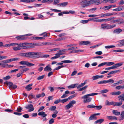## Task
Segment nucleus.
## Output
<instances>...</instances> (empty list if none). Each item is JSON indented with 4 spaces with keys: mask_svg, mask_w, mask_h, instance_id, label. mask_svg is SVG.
Instances as JSON below:
<instances>
[{
    "mask_svg": "<svg viewBox=\"0 0 124 124\" xmlns=\"http://www.w3.org/2000/svg\"><path fill=\"white\" fill-rule=\"evenodd\" d=\"M17 46H13L12 49L15 51H17L21 50L22 48L23 49L28 48H29V47L27 46L29 45V43L25 42L22 43L18 44L17 43Z\"/></svg>",
    "mask_w": 124,
    "mask_h": 124,
    "instance_id": "obj_1",
    "label": "nucleus"
},
{
    "mask_svg": "<svg viewBox=\"0 0 124 124\" xmlns=\"http://www.w3.org/2000/svg\"><path fill=\"white\" fill-rule=\"evenodd\" d=\"M98 94L97 93H93L90 94L85 95L84 96L81 97L82 99H84L83 101L85 103H87L90 102L92 100V98L90 97H88L91 96H93L95 95H97Z\"/></svg>",
    "mask_w": 124,
    "mask_h": 124,
    "instance_id": "obj_2",
    "label": "nucleus"
},
{
    "mask_svg": "<svg viewBox=\"0 0 124 124\" xmlns=\"http://www.w3.org/2000/svg\"><path fill=\"white\" fill-rule=\"evenodd\" d=\"M93 2L90 0L88 1L87 0H84L81 2L79 4L82 8H84L91 5Z\"/></svg>",
    "mask_w": 124,
    "mask_h": 124,
    "instance_id": "obj_3",
    "label": "nucleus"
},
{
    "mask_svg": "<svg viewBox=\"0 0 124 124\" xmlns=\"http://www.w3.org/2000/svg\"><path fill=\"white\" fill-rule=\"evenodd\" d=\"M116 25L115 24L109 25L108 24L104 23L101 24V28L103 29H110L116 27Z\"/></svg>",
    "mask_w": 124,
    "mask_h": 124,
    "instance_id": "obj_4",
    "label": "nucleus"
},
{
    "mask_svg": "<svg viewBox=\"0 0 124 124\" xmlns=\"http://www.w3.org/2000/svg\"><path fill=\"white\" fill-rule=\"evenodd\" d=\"M26 55L28 56L27 57H30L31 56L33 58H35L37 57V56L36 55H39L40 54L39 53H35L34 52H30L26 53Z\"/></svg>",
    "mask_w": 124,
    "mask_h": 124,
    "instance_id": "obj_5",
    "label": "nucleus"
},
{
    "mask_svg": "<svg viewBox=\"0 0 124 124\" xmlns=\"http://www.w3.org/2000/svg\"><path fill=\"white\" fill-rule=\"evenodd\" d=\"M19 63L22 65H25L31 67L34 65V64L30 63L28 62L23 61L19 62Z\"/></svg>",
    "mask_w": 124,
    "mask_h": 124,
    "instance_id": "obj_6",
    "label": "nucleus"
},
{
    "mask_svg": "<svg viewBox=\"0 0 124 124\" xmlns=\"http://www.w3.org/2000/svg\"><path fill=\"white\" fill-rule=\"evenodd\" d=\"M76 103V101L74 100H73L71 101L69 103L66 105L65 107L67 109H69L71 108H72L73 106V104H75Z\"/></svg>",
    "mask_w": 124,
    "mask_h": 124,
    "instance_id": "obj_7",
    "label": "nucleus"
},
{
    "mask_svg": "<svg viewBox=\"0 0 124 124\" xmlns=\"http://www.w3.org/2000/svg\"><path fill=\"white\" fill-rule=\"evenodd\" d=\"M122 64L121 63H118L112 66L108 67L105 69V70H109L110 69H116L118 67L121 66Z\"/></svg>",
    "mask_w": 124,
    "mask_h": 124,
    "instance_id": "obj_8",
    "label": "nucleus"
},
{
    "mask_svg": "<svg viewBox=\"0 0 124 124\" xmlns=\"http://www.w3.org/2000/svg\"><path fill=\"white\" fill-rule=\"evenodd\" d=\"M25 108L26 109H29V112H31L34 110V108L33 107V105L32 104H29L26 105Z\"/></svg>",
    "mask_w": 124,
    "mask_h": 124,
    "instance_id": "obj_9",
    "label": "nucleus"
},
{
    "mask_svg": "<svg viewBox=\"0 0 124 124\" xmlns=\"http://www.w3.org/2000/svg\"><path fill=\"white\" fill-rule=\"evenodd\" d=\"M73 45H70L67 46V47H70L69 48L66 49L67 50H71L72 51L70 52V53H74L72 52L75 50V47H73Z\"/></svg>",
    "mask_w": 124,
    "mask_h": 124,
    "instance_id": "obj_10",
    "label": "nucleus"
},
{
    "mask_svg": "<svg viewBox=\"0 0 124 124\" xmlns=\"http://www.w3.org/2000/svg\"><path fill=\"white\" fill-rule=\"evenodd\" d=\"M113 15L112 13H106L105 14H101L98 15V16H100L101 17H103L105 16H111Z\"/></svg>",
    "mask_w": 124,
    "mask_h": 124,
    "instance_id": "obj_11",
    "label": "nucleus"
},
{
    "mask_svg": "<svg viewBox=\"0 0 124 124\" xmlns=\"http://www.w3.org/2000/svg\"><path fill=\"white\" fill-rule=\"evenodd\" d=\"M7 83L8 85H9V87L10 88L14 89L16 88L17 87V85H13V83L11 82H7Z\"/></svg>",
    "mask_w": 124,
    "mask_h": 124,
    "instance_id": "obj_12",
    "label": "nucleus"
},
{
    "mask_svg": "<svg viewBox=\"0 0 124 124\" xmlns=\"http://www.w3.org/2000/svg\"><path fill=\"white\" fill-rule=\"evenodd\" d=\"M72 61H71L69 60H66L62 61L61 62L58 63L56 65H62L63 64V63H72Z\"/></svg>",
    "mask_w": 124,
    "mask_h": 124,
    "instance_id": "obj_13",
    "label": "nucleus"
},
{
    "mask_svg": "<svg viewBox=\"0 0 124 124\" xmlns=\"http://www.w3.org/2000/svg\"><path fill=\"white\" fill-rule=\"evenodd\" d=\"M24 35L19 36L16 37V38L18 40H23L26 39V37H24Z\"/></svg>",
    "mask_w": 124,
    "mask_h": 124,
    "instance_id": "obj_14",
    "label": "nucleus"
},
{
    "mask_svg": "<svg viewBox=\"0 0 124 124\" xmlns=\"http://www.w3.org/2000/svg\"><path fill=\"white\" fill-rule=\"evenodd\" d=\"M68 2H64L57 4V5L60 7H65L68 4Z\"/></svg>",
    "mask_w": 124,
    "mask_h": 124,
    "instance_id": "obj_15",
    "label": "nucleus"
},
{
    "mask_svg": "<svg viewBox=\"0 0 124 124\" xmlns=\"http://www.w3.org/2000/svg\"><path fill=\"white\" fill-rule=\"evenodd\" d=\"M115 18L114 17H111L106 19H102V22L105 21V22L108 21H111L113 19H114Z\"/></svg>",
    "mask_w": 124,
    "mask_h": 124,
    "instance_id": "obj_16",
    "label": "nucleus"
},
{
    "mask_svg": "<svg viewBox=\"0 0 124 124\" xmlns=\"http://www.w3.org/2000/svg\"><path fill=\"white\" fill-rule=\"evenodd\" d=\"M90 42L88 41H82L80 42V45H87L90 44Z\"/></svg>",
    "mask_w": 124,
    "mask_h": 124,
    "instance_id": "obj_17",
    "label": "nucleus"
},
{
    "mask_svg": "<svg viewBox=\"0 0 124 124\" xmlns=\"http://www.w3.org/2000/svg\"><path fill=\"white\" fill-rule=\"evenodd\" d=\"M119 100L120 101H124V94H121L118 97Z\"/></svg>",
    "mask_w": 124,
    "mask_h": 124,
    "instance_id": "obj_18",
    "label": "nucleus"
},
{
    "mask_svg": "<svg viewBox=\"0 0 124 124\" xmlns=\"http://www.w3.org/2000/svg\"><path fill=\"white\" fill-rule=\"evenodd\" d=\"M104 121V119H101L95 121L94 122V124H96L98 123L99 124H101Z\"/></svg>",
    "mask_w": 124,
    "mask_h": 124,
    "instance_id": "obj_19",
    "label": "nucleus"
},
{
    "mask_svg": "<svg viewBox=\"0 0 124 124\" xmlns=\"http://www.w3.org/2000/svg\"><path fill=\"white\" fill-rule=\"evenodd\" d=\"M33 84H30L25 87V88L27 89V91H30L32 88L31 87L32 85Z\"/></svg>",
    "mask_w": 124,
    "mask_h": 124,
    "instance_id": "obj_20",
    "label": "nucleus"
},
{
    "mask_svg": "<svg viewBox=\"0 0 124 124\" xmlns=\"http://www.w3.org/2000/svg\"><path fill=\"white\" fill-rule=\"evenodd\" d=\"M122 31V29L120 28H118L114 30L113 31V33L119 34Z\"/></svg>",
    "mask_w": 124,
    "mask_h": 124,
    "instance_id": "obj_21",
    "label": "nucleus"
},
{
    "mask_svg": "<svg viewBox=\"0 0 124 124\" xmlns=\"http://www.w3.org/2000/svg\"><path fill=\"white\" fill-rule=\"evenodd\" d=\"M107 118L109 120H117V118L116 117L113 116H107Z\"/></svg>",
    "mask_w": 124,
    "mask_h": 124,
    "instance_id": "obj_22",
    "label": "nucleus"
},
{
    "mask_svg": "<svg viewBox=\"0 0 124 124\" xmlns=\"http://www.w3.org/2000/svg\"><path fill=\"white\" fill-rule=\"evenodd\" d=\"M38 115L39 116H42L43 117H46L47 115L45 113V112L43 111H41L39 112L38 113Z\"/></svg>",
    "mask_w": 124,
    "mask_h": 124,
    "instance_id": "obj_23",
    "label": "nucleus"
},
{
    "mask_svg": "<svg viewBox=\"0 0 124 124\" xmlns=\"http://www.w3.org/2000/svg\"><path fill=\"white\" fill-rule=\"evenodd\" d=\"M90 1H92V4L93 3H95L96 5H98L101 3L100 2V1L98 0H91Z\"/></svg>",
    "mask_w": 124,
    "mask_h": 124,
    "instance_id": "obj_24",
    "label": "nucleus"
},
{
    "mask_svg": "<svg viewBox=\"0 0 124 124\" xmlns=\"http://www.w3.org/2000/svg\"><path fill=\"white\" fill-rule=\"evenodd\" d=\"M121 93V92L120 91L113 92L111 93L110 94L113 95H118Z\"/></svg>",
    "mask_w": 124,
    "mask_h": 124,
    "instance_id": "obj_25",
    "label": "nucleus"
},
{
    "mask_svg": "<svg viewBox=\"0 0 124 124\" xmlns=\"http://www.w3.org/2000/svg\"><path fill=\"white\" fill-rule=\"evenodd\" d=\"M114 102L113 101L109 102L107 100L105 102V105H114Z\"/></svg>",
    "mask_w": 124,
    "mask_h": 124,
    "instance_id": "obj_26",
    "label": "nucleus"
},
{
    "mask_svg": "<svg viewBox=\"0 0 124 124\" xmlns=\"http://www.w3.org/2000/svg\"><path fill=\"white\" fill-rule=\"evenodd\" d=\"M97 119V117L95 116L94 114H93L91 116L89 117V121L91 120H96Z\"/></svg>",
    "mask_w": 124,
    "mask_h": 124,
    "instance_id": "obj_27",
    "label": "nucleus"
},
{
    "mask_svg": "<svg viewBox=\"0 0 124 124\" xmlns=\"http://www.w3.org/2000/svg\"><path fill=\"white\" fill-rule=\"evenodd\" d=\"M122 104V102L120 101L119 102H114V106H121Z\"/></svg>",
    "mask_w": 124,
    "mask_h": 124,
    "instance_id": "obj_28",
    "label": "nucleus"
},
{
    "mask_svg": "<svg viewBox=\"0 0 124 124\" xmlns=\"http://www.w3.org/2000/svg\"><path fill=\"white\" fill-rule=\"evenodd\" d=\"M29 99L30 100H31L33 98H34L35 99H36V98H35V95H34L31 94H30L28 96Z\"/></svg>",
    "mask_w": 124,
    "mask_h": 124,
    "instance_id": "obj_29",
    "label": "nucleus"
},
{
    "mask_svg": "<svg viewBox=\"0 0 124 124\" xmlns=\"http://www.w3.org/2000/svg\"><path fill=\"white\" fill-rule=\"evenodd\" d=\"M112 5H109L104 7V10L106 11L112 7Z\"/></svg>",
    "mask_w": 124,
    "mask_h": 124,
    "instance_id": "obj_30",
    "label": "nucleus"
},
{
    "mask_svg": "<svg viewBox=\"0 0 124 124\" xmlns=\"http://www.w3.org/2000/svg\"><path fill=\"white\" fill-rule=\"evenodd\" d=\"M86 84V81H85L83 83H82L80 85H79L77 87V88L78 89L82 86H84Z\"/></svg>",
    "mask_w": 124,
    "mask_h": 124,
    "instance_id": "obj_31",
    "label": "nucleus"
},
{
    "mask_svg": "<svg viewBox=\"0 0 124 124\" xmlns=\"http://www.w3.org/2000/svg\"><path fill=\"white\" fill-rule=\"evenodd\" d=\"M45 94L44 93H42L41 94H39L36 95V97L38 98H39L40 97H43L45 96Z\"/></svg>",
    "mask_w": 124,
    "mask_h": 124,
    "instance_id": "obj_32",
    "label": "nucleus"
},
{
    "mask_svg": "<svg viewBox=\"0 0 124 124\" xmlns=\"http://www.w3.org/2000/svg\"><path fill=\"white\" fill-rule=\"evenodd\" d=\"M4 65H5L4 67L3 68H10L13 67L14 66L13 65H8V64H4Z\"/></svg>",
    "mask_w": 124,
    "mask_h": 124,
    "instance_id": "obj_33",
    "label": "nucleus"
},
{
    "mask_svg": "<svg viewBox=\"0 0 124 124\" xmlns=\"http://www.w3.org/2000/svg\"><path fill=\"white\" fill-rule=\"evenodd\" d=\"M116 88L118 90H123L124 89V85H118L116 87Z\"/></svg>",
    "mask_w": 124,
    "mask_h": 124,
    "instance_id": "obj_34",
    "label": "nucleus"
},
{
    "mask_svg": "<svg viewBox=\"0 0 124 124\" xmlns=\"http://www.w3.org/2000/svg\"><path fill=\"white\" fill-rule=\"evenodd\" d=\"M78 84H72L68 86V88H74L77 87V85H78Z\"/></svg>",
    "mask_w": 124,
    "mask_h": 124,
    "instance_id": "obj_35",
    "label": "nucleus"
},
{
    "mask_svg": "<svg viewBox=\"0 0 124 124\" xmlns=\"http://www.w3.org/2000/svg\"><path fill=\"white\" fill-rule=\"evenodd\" d=\"M113 113L116 115H119L120 114V112H118L117 110H113Z\"/></svg>",
    "mask_w": 124,
    "mask_h": 124,
    "instance_id": "obj_36",
    "label": "nucleus"
},
{
    "mask_svg": "<svg viewBox=\"0 0 124 124\" xmlns=\"http://www.w3.org/2000/svg\"><path fill=\"white\" fill-rule=\"evenodd\" d=\"M124 83V81L123 80H120L118 81L116 83H115V84L116 85H119L121 84Z\"/></svg>",
    "mask_w": 124,
    "mask_h": 124,
    "instance_id": "obj_37",
    "label": "nucleus"
},
{
    "mask_svg": "<svg viewBox=\"0 0 124 124\" xmlns=\"http://www.w3.org/2000/svg\"><path fill=\"white\" fill-rule=\"evenodd\" d=\"M88 86L87 85H85V86L81 88H80L78 90V91H83L84 90H85V89Z\"/></svg>",
    "mask_w": 124,
    "mask_h": 124,
    "instance_id": "obj_38",
    "label": "nucleus"
},
{
    "mask_svg": "<svg viewBox=\"0 0 124 124\" xmlns=\"http://www.w3.org/2000/svg\"><path fill=\"white\" fill-rule=\"evenodd\" d=\"M51 65L50 64H48L44 69V70H52L51 67Z\"/></svg>",
    "mask_w": 124,
    "mask_h": 124,
    "instance_id": "obj_39",
    "label": "nucleus"
},
{
    "mask_svg": "<svg viewBox=\"0 0 124 124\" xmlns=\"http://www.w3.org/2000/svg\"><path fill=\"white\" fill-rule=\"evenodd\" d=\"M119 72V70H116L115 71H112L110 72L108 74V75L114 73H115L117 72Z\"/></svg>",
    "mask_w": 124,
    "mask_h": 124,
    "instance_id": "obj_40",
    "label": "nucleus"
},
{
    "mask_svg": "<svg viewBox=\"0 0 124 124\" xmlns=\"http://www.w3.org/2000/svg\"><path fill=\"white\" fill-rule=\"evenodd\" d=\"M106 83H112L114 82V81L113 79H110L107 80H106Z\"/></svg>",
    "mask_w": 124,
    "mask_h": 124,
    "instance_id": "obj_41",
    "label": "nucleus"
},
{
    "mask_svg": "<svg viewBox=\"0 0 124 124\" xmlns=\"http://www.w3.org/2000/svg\"><path fill=\"white\" fill-rule=\"evenodd\" d=\"M83 50H75V51H73L72 52L74 53H78L80 52H83Z\"/></svg>",
    "mask_w": 124,
    "mask_h": 124,
    "instance_id": "obj_42",
    "label": "nucleus"
},
{
    "mask_svg": "<svg viewBox=\"0 0 124 124\" xmlns=\"http://www.w3.org/2000/svg\"><path fill=\"white\" fill-rule=\"evenodd\" d=\"M2 62L4 64L10 62L9 59L2 61Z\"/></svg>",
    "mask_w": 124,
    "mask_h": 124,
    "instance_id": "obj_43",
    "label": "nucleus"
},
{
    "mask_svg": "<svg viewBox=\"0 0 124 124\" xmlns=\"http://www.w3.org/2000/svg\"><path fill=\"white\" fill-rule=\"evenodd\" d=\"M17 43H12L9 44H8V47L11 46H16L17 45Z\"/></svg>",
    "mask_w": 124,
    "mask_h": 124,
    "instance_id": "obj_44",
    "label": "nucleus"
},
{
    "mask_svg": "<svg viewBox=\"0 0 124 124\" xmlns=\"http://www.w3.org/2000/svg\"><path fill=\"white\" fill-rule=\"evenodd\" d=\"M23 71H21L20 72L18 73L17 75V77H19L21 76V75L23 73L26 71V70H22Z\"/></svg>",
    "mask_w": 124,
    "mask_h": 124,
    "instance_id": "obj_45",
    "label": "nucleus"
},
{
    "mask_svg": "<svg viewBox=\"0 0 124 124\" xmlns=\"http://www.w3.org/2000/svg\"><path fill=\"white\" fill-rule=\"evenodd\" d=\"M105 64H106L107 66H110L111 65H113L114 64V63L113 62H105Z\"/></svg>",
    "mask_w": 124,
    "mask_h": 124,
    "instance_id": "obj_46",
    "label": "nucleus"
},
{
    "mask_svg": "<svg viewBox=\"0 0 124 124\" xmlns=\"http://www.w3.org/2000/svg\"><path fill=\"white\" fill-rule=\"evenodd\" d=\"M66 50H67L66 49H64L63 50H60L58 52L59 54L60 53V54H61V55H62L63 54V52H65Z\"/></svg>",
    "mask_w": 124,
    "mask_h": 124,
    "instance_id": "obj_47",
    "label": "nucleus"
},
{
    "mask_svg": "<svg viewBox=\"0 0 124 124\" xmlns=\"http://www.w3.org/2000/svg\"><path fill=\"white\" fill-rule=\"evenodd\" d=\"M105 47L106 49H109L111 48L115 47V46L113 45L108 46H105Z\"/></svg>",
    "mask_w": 124,
    "mask_h": 124,
    "instance_id": "obj_48",
    "label": "nucleus"
},
{
    "mask_svg": "<svg viewBox=\"0 0 124 124\" xmlns=\"http://www.w3.org/2000/svg\"><path fill=\"white\" fill-rule=\"evenodd\" d=\"M97 9L96 8H94L89 9V11L90 12H94Z\"/></svg>",
    "mask_w": 124,
    "mask_h": 124,
    "instance_id": "obj_49",
    "label": "nucleus"
},
{
    "mask_svg": "<svg viewBox=\"0 0 124 124\" xmlns=\"http://www.w3.org/2000/svg\"><path fill=\"white\" fill-rule=\"evenodd\" d=\"M56 109V107L55 106H52L51 107L49 108V110L51 111H53Z\"/></svg>",
    "mask_w": 124,
    "mask_h": 124,
    "instance_id": "obj_50",
    "label": "nucleus"
},
{
    "mask_svg": "<svg viewBox=\"0 0 124 124\" xmlns=\"http://www.w3.org/2000/svg\"><path fill=\"white\" fill-rule=\"evenodd\" d=\"M120 19H117V20H111V21L110 22L112 23H114L117 22H120Z\"/></svg>",
    "mask_w": 124,
    "mask_h": 124,
    "instance_id": "obj_51",
    "label": "nucleus"
},
{
    "mask_svg": "<svg viewBox=\"0 0 124 124\" xmlns=\"http://www.w3.org/2000/svg\"><path fill=\"white\" fill-rule=\"evenodd\" d=\"M98 75H96L94 76L92 78L93 79V80H96L99 78Z\"/></svg>",
    "mask_w": 124,
    "mask_h": 124,
    "instance_id": "obj_52",
    "label": "nucleus"
},
{
    "mask_svg": "<svg viewBox=\"0 0 124 124\" xmlns=\"http://www.w3.org/2000/svg\"><path fill=\"white\" fill-rule=\"evenodd\" d=\"M8 57L7 56H1L0 55V60L6 59Z\"/></svg>",
    "mask_w": 124,
    "mask_h": 124,
    "instance_id": "obj_53",
    "label": "nucleus"
},
{
    "mask_svg": "<svg viewBox=\"0 0 124 124\" xmlns=\"http://www.w3.org/2000/svg\"><path fill=\"white\" fill-rule=\"evenodd\" d=\"M120 116H121V117L122 118V120L124 118V111H122L121 112V113L120 114Z\"/></svg>",
    "mask_w": 124,
    "mask_h": 124,
    "instance_id": "obj_54",
    "label": "nucleus"
},
{
    "mask_svg": "<svg viewBox=\"0 0 124 124\" xmlns=\"http://www.w3.org/2000/svg\"><path fill=\"white\" fill-rule=\"evenodd\" d=\"M95 105L93 104H91L87 106V107L88 108H95Z\"/></svg>",
    "mask_w": 124,
    "mask_h": 124,
    "instance_id": "obj_55",
    "label": "nucleus"
},
{
    "mask_svg": "<svg viewBox=\"0 0 124 124\" xmlns=\"http://www.w3.org/2000/svg\"><path fill=\"white\" fill-rule=\"evenodd\" d=\"M45 75H43L41 76L38 77L37 78V80H39L43 79Z\"/></svg>",
    "mask_w": 124,
    "mask_h": 124,
    "instance_id": "obj_56",
    "label": "nucleus"
},
{
    "mask_svg": "<svg viewBox=\"0 0 124 124\" xmlns=\"http://www.w3.org/2000/svg\"><path fill=\"white\" fill-rule=\"evenodd\" d=\"M106 80H104L102 81H101L98 82V84H106Z\"/></svg>",
    "mask_w": 124,
    "mask_h": 124,
    "instance_id": "obj_57",
    "label": "nucleus"
},
{
    "mask_svg": "<svg viewBox=\"0 0 124 124\" xmlns=\"http://www.w3.org/2000/svg\"><path fill=\"white\" fill-rule=\"evenodd\" d=\"M124 7L122 6L121 7L119 6L117 8V11H120L123 9L124 8Z\"/></svg>",
    "mask_w": 124,
    "mask_h": 124,
    "instance_id": "obj_58",
    "label": "nucleus"
},
{
    "mask_svg": "<svg viewBox=\"0 0 124 124\" xmlns=\"http://www.w3.org/2000/svg\"><path fill=\"white\" fill-rule=\"evenodd\" d=\"M65 66H64L63 65H61L59 66L58 67H56L55 69L54 70H58L59 69H60L63 68V67H65Z\"/></svg>",
    "mask_w": 124,
    "mask_h": 124,
    "instance_id": "obj_59",
    "label": "nucleus"
},
{
    "mask_svg": "<svg viewBox=\"0 0 124 124\" xmlns=\"http://www.w3.org/2000/svg\"><path fill=\"white\" fill-rule=\"evenodd\" d=\"M108 90L107 89H104L103 90H101V93H105L108 92Z\"/></svg>",
    "mask_w": 124,
    "mask_h": 124,
    "instance_id": "obj_60",
    "label": "nucleus"
},
{
    "mask_svg": "<svg viewBox=\"0 0 124 124\" xmlns=\"http://www.w3.org/2000/svg\"><path fill=\"white\" fill-rule=\"evenodd\" d=\"M10 78V77L9 76H8L4 77L3 78L4 80H7Z\"/></svg>",
    "mask_w": 124,
    "mask_h": 124,
    "instance_id": "obj_61",
    "label": "nucleus"
},
{
    "mask_svg": "<svg viewBox=\"0 0 124 124\" xmlns=\"http://www.w3.org/2000/svg\"><path fill=\"white\" fill-rule=\"evenodd\" d=\"M95 108H96V109L97 110H100L102 108V106L101 105L98 106H95Z\"/></svg>",
    "mask_w": 124,
    "mask_h": 124,
    "instance_id": "obj_62",
    "label": "nucleus"
},
{
    "mask_svg": "<svg viewBox=\"0 0 124 124\" xmlns=\"http://www.w3.org/2000/svg\"><path fill=\"white\" fill-rule=\"evenodd\" d=\"M29 45L28 46H28L29 47V48H33L34 47V46L33 45V43H29Z\"/></svg>",
    "mask_w": 124,
    "mask_h": 124,
    "instance_id": "obj_63",
    "label": "nucleus"
},
{
    "mask_svg": "<svg viewBox=\"0 0 124 124\" xmlns=\"http://www.w3.org/2000/svg\"><path fill=\"white\" fill-rule=\"evenodd\" d=\"M54 119L52 118L50 120L49 122V124H51L53 123L54 122Z\"/></svg>",
    "mask_w": 124,
    "mask_h": 124,
    "instance_id": "obj_64",
    "label": "nucleus"
}]
</instances>
